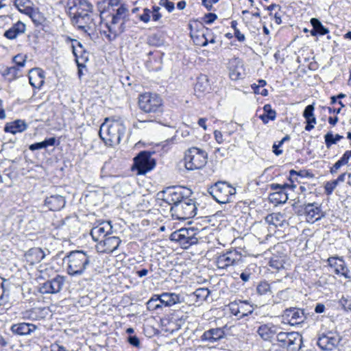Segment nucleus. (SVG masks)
Here are the masks:
<instances>
[{
  "label": "nucleus",
  "mask_w": 351,
  "mask_h": 351,
  "mask_svg": "<svg viewBox=\"0 0 351 351\" xmlns=\"http://www.w3.org/2000/svg\"><path fill=\"white\" fill-rule=\"evenodd\" d=\"M311 24L313 27L317 29V32H318L319 35L323 36L329 32V30L322 24L319 19L316 18H312L311 19Z\"/></svg>",
  "instance_id": "37998d69"
},
{
  "label": "nucleus",
  "mask_w": 351,
  "mask_h": 351,
  "mask_svg": "<svg viewBox=\"0 0 351 351\" xmlns=\"http://www.w3.org/2000/svg\"><path fill=\"white\" fill-rule=\"evenodd\" d=\"M29 15L36 25H41L45 21L44 18L40 16L39 13H36L34 10L32 11V14Z\"/></svg>",
  "instance_id": "6e6d98bb"
},
{
  "label": "nucleus",
  "mask_w": 351,
  "mask_h": 351,
  "mask_svg": "<svg viewBox=\"0 0 351 351\" xmlns=\"http://www.w3.org/2000/svg\"><path fill=\"white\" fill-rule=\"evenodd\" d=\"M265 85V80H259L258 84H253L252 85V88L253 89L254 93L260 94L263 96H267L268 95V90L266 88H264Z\"/></svg>",
  "instance_id": "ea45409f"
},
{
  "label": "nucleus",
  "mask_w": 351,
  "mask_h": 351,
  "mask_svg": "<svg viewBox=\"0 0 351 351\" xmlns=\"http://www.w3.org/2000/svg\"><path fill=\"white\" fill-rule=\"evenodd\" d=\"M159 4L165 7L169 12L174 10V3L169 0H160Z\"/></svg>",
  "instance_id": "13d9d810"
},
{
  "label": "nucleus",
  "mask_w": 351,
  "mask_h": 351,
  "mask_svg": "<svg viewBox=\"0 0 351 351\" xmlns=\"http://www.w3.org/2000/svg\"><path fill=\"white\" fill-rule=\"evenodd\" d=\"M295 186H296L293 184H271L270 188L274 192L271 193L269 195V202L275 205L285 204L289 198L287 191H293Z\"/></svg>",
  "instance_id": "9d476101"
},
{
  "label": "nucleus",
  "mask_w": 351,
  "mask_h": 351,
  "mask_svg": "<svg viewBox=\"0 0 351 351\" xmlns=\"http://www.w3.org/2000/svg\"><path fill=\"white\" fill-rule=\"evenodd\" d=\"M195 294L197 298H206L208 296L209 291L208 289H198L195 291Z\"/></svg>",
  "instance_id": "e2e57ef3"
},
{
  "label": "nucleus",
  "mask_w": 351,
  "mask_h": 351,
  "mask_svg": "<svg viewBox=\"0 0 351 351\" xmlns=\"http://www.w3.org/2000/svg\"><path fill=\"white\" fill-rule=\"evenodd\" d=\"M19 67L16 66H12L9 68H7L5 74L8 75H10L12 78L18 77L20 74L19 72Z\"/></svg>",
  "instance_id": "864d4df0"
},
{
  "label": "nucleus",
  "mask_w": 351,
  "mask_h": 351,
  "mask_svg": "<svg viewBox=\"0 0 351 351\" xmlns=\"http://www.w3.org/2000/svg\"><path fill=\"white\" fill-rule=\"evenodd\" d=\"M97 8L100 12V19L101 25L103 24V15L107 12V4L104 0H99L97 1Z\"/></svg>",
  "instance_id": "603ef678"
},
{
  "label": "nucleus",
  "mask_w": 351,
  "mask_h": 351,
  "mask_svg": "<svg viewBox=\"0 0 351 351\" xmlns=\"http://www.w3.org/2000/svg\"><path fill=\"white\" fill-rule=\"evenodd\" d=\"M264 114L270 119V120L274 121L276 119V111L271 108L270 104H265L263 106Z\"/></svg>",
  "instance_id": "8fccbe9b"
},
{
  "label": "nucleus",
  "mask_w": 351,
  "mask_h": 351,
  "mask_svg": "<svg viewBox=\"0 0 351 351\" xmlns=\"http://www.w3.org/2000/svg\"><path fill=\"white\" fill-rule=\"evenodd\" d=\"M241 256L236 252L230 251L226 254L219 255L216 260V265L219 269H225L230 266L239 265Z\"/></svg>",
  "instance_id": "4468645a"
},
{
  "label": "nucleus",
  "mask_w": 351,
  "mask_h": 351,
  "mask_svg": "<svg viewBox=\"0 0 351 351\" xmlns=\"http://www.w3.org/2000/svg\"><path fill=\"white\" fill-rule=\"evenodd\" d=\"M73 20L77 28L85 32L93 30L96 26L94 19L92 18L90 13L86 12V14L82 15L80 13H78L77 16H73Z\"/></svg>",
  "instance_id": "2eb2a0df"
},
{
  "label": "nucleus",
  "mask_w": 351,
  "mask_h": 351,
  "mask_svg": "<svg viewBox=\"0 0 351 351\" xmlns=\"http://www.w3.org/2000/svg\"><path fill=\"white\" fill-rule=\"evenodd\" d=\"M160 304L162 306L170 307L176 304L181 303L184 301V297L175 293H162L159 295Z\"/></svg>",
  "instance_id": "4be33fe9"
},
{
  "label": "nucleus",
  "mask_w": 351,
  "mask_h": 351,
  "mask_svg": "<svg viewBox=\"0 0 351 351\" xmlns=\"http://www.w3.org/2000/svg\"><path fill=\"white\" fill-rule=\"evenodd\" d=\"M314 106L313 104L308 105L304 112L303 117L306 119V125L305 126V130L306 131H311L315 127V124L316 123V118L314 115Z\"/></svg>",
  "instance_id": "c85d7f7f"
},
{
  "label": "nucleus",
  "mask_w": 351,
  "mask_h": 351,
  "mask_svg": "<svg viewBox=\"0 0 351 351\" xmlns=\"http://www.w3.org/2000/svg\"><path fill=\"white\" fill-rule=\"evenodd\" d=\"M156 166V160L152 158V153L147 151L141 152L134 158L133 169L138 175H145Z\"/></svg>",
  "instance_id": "6e6552de"
},
{
  "label": "nucleus",
  "mask_w": 351,
  "mask_h": 351,
  "mask_svg": "<svg viewBox=\"0 0 351 351\" xmlns=\"http://www.w3.org/2000/svg\"><path fill=\"white\" fill-rule=\"evenodd\" d=\"M125 131L126 127L121 117H108L101 124L99 134L106 144L112 146L120 143Z\"/></svg>",
  "instance_id": "f257e3e1"
},
{
  "label": "nucleus",
  "mask_w": 351,
  "mask_h": 351,
  "mask_svg": "<svg viewBox=\"0 0 351 351\" xmlns=\"http://www.w3.org/2000/svg\"><path fill=\"white\" fill-rule=\"evenodd\" d=\"M64 261L67 262L68 274L77 276L84 274L89 266L90 256L83 251H72L64 257Z\"/></svg>",
  "instance_id": "7ed1b4c3"
},
{
  "label": "nucleus",
  "mask_w": 351,
  "mask_h": 351,
  "mask_svg": "<svg viewBox=\"0 0 351 351\" xmlns=\"http://www.w3.org/2000/svg\"><path fill=\"white\" fill-rule=\"evenodd\" d=\"M180 191H177L174 189H169L165 192V197L163 200L169 205L176 206L181 203L185 199Z\"/></svg>",
  "instance_id": "a878e982"
},
{
  "label": "nucleus",
  "mask_w": 351,
  "mask_h": 351,
  "mask_svg": "<svg viewBox=\"0 0 351 351\" xmlns=\"http://www.w3.org/2000/svg\"><path fill=\"white\" fill-rule=\"evenodd\" d=\"M107 4V12H110V10L113 11L114 7L120 6V0H104Z\"/></svg>",
  "instance_id": "4d7b16f0"
},
{
  "label": "nucleus",
  "mask_w": 351,
  "mask_h": 351,
  "mask_svg": "<svg viewBox=\"0 0 351 351\" xmlns=\"http://www.w3.org/2000/svg\"><path fill=\"white\" fill-rule=\"evenodd\" d=\"M159 10H160L159 7L154 6L153 8V12H152V16L153 21H159L160 19V18L162 17L161 14L159 12Z\"/></svg>",
  "instance_id": "69168bd1"
},
{
  "label": "nucleus",
  "mask_w": 351,
  "mask_h": 351,
  "mask_svg": "<svg viewBox=\"0 0 351 351\" xmlns=\"http://www.w3.org/2000/svg\"><path fill=\"white\" fill-rule=\"evenodd\" d=\"M151 14L152 12L150 11V10L145 8L143 10V14L140 15L139 19L144 23H148L151 18Z\"/></svg>",
  "instance_id": "bf43d9fd"
},
{
  "label": "nucleus",
  "mask_w": 351,
  "mask_h": 351,
  "mask_svg": "<svg viewBox=\"0 0 351 351\" xmlns=\"http://www.w3.org/2000/svg\"><path fill=\"white\" fill-rule=\"evenodd\" d=\"M5 280L0 277V305L5 303L8 300V295L5 294V287L3 282Z\"/></svg>",
  "instance_id": "de8ad7c7"
},
{
  "label": "nucleus",
  "mask_w": 351,
  "mask_h": 351,
  "mask_svg": "<svg viewBox=\"0 0 351 351\" xmlns=\"http://www.w3.org/2000/svg\"><path fill=\"white\" fill-rule=\"evenodd\" d=\"M257 293L260 295L266 294L270 291V285L267 282H261L256 287Z\"/></svg>",
  "instance_id": "09e8293b"
},
{
  "label": "nucleus",
  "mask_w": 351,
  "mask_h": 351,
  "mask_svg": "<svg viewBox=\"0 0 351 351\" xmlns=\"http://www.w3.org/2000/svg\"><path fill=\"white\" fill-rule=\"evenodd\" d=\"M38 328L37 326L30 323L21 322L14 324L10 327L12 334L18 336L29 335Z\"/></svg>",
  "instance_id": "a211bd4d"
},
{
  "label": "nucleus",
  "mask_w": 351,
  "mask_h": 351,
  "mask_svg": "<svg viewBox=\"0 0 351 351\" xmlns=\"http://www.w3.org/2000/svg\"><path fill=\"white\" fill-rule=\"evenodd\" d=\"M67 40L71 42V47L73 53L75 57V60L78 66H80L82 64L80 63L79 60L84 62H86L88 60V54L84 49L82 45L75 39H71L69 37H67Z\"/></svg>",
  "instance_id": "f3484780"
},
{
  "label": "nucleus",
  "mask_w": 351,
  "mask_h": 351,
  "mask_svg": "<svg viewBox=\"0 0 351 351\" xmlns=\"http://www.w3.org/2000/svg\"><path fill=\"white\" fill-rule=\"evenodd\" d=\"M112 230V226L110 221L102 222L96 227H94L90 231V235L93 239L98 241L102 238H106V235L110 233Z\"/></svg>",
  "instance_id": "aec40b11"
},
{
  "label": "nucleus",
  "mask_w": 351,
  "mask_h": 351,
  "mask_svg": "<svg viewBox=\"0 0 351 351\" xmlns=\"http://www.w3.org/2000/svg\"><path fill=\"white\" fill-rule=\"evenodd\" d=\"M217 16L214 13H208L205 15V17H204V22L206 23V24H211L212 23H213L216 19H217Z\"/></svg>",
  "instance_id": "338daca9"
},
{
  "label": "nucleus",
  "mask_w": 351,
  "mask_h": 351,
  "mask_svg": "<svg viewBox=\"0 0 351 351\" xmlns=\"http://www.w3.org/2000/svg\"><path fill=\"white\" fill-rule=\"evenodd\" d=\"M243 242L244 243L243 250H245V252L248 254H253V248L258 243H261L259 239L253 234H245L244 237H243Z\"/></svg>",
  "instance_id": "2f4dec72"
},
{
  "label": "nucleus",
  "mask_w": 351,
  "mask_h": 351,
  "mask_svg": "<svg viewBox=\"0 0 351 351\" xmlns=\"http://www.w3.org/2000/svg\"><path fill=\"white\" fill-rule=\"evenodd\" d=\"M212 197L219 204H226L232 201L236 189L226 182H217L208 190Z\"/></svg>",
  "instance_id": "39448f33"
},
{
  "label": "nucleus",
  "mask_w": 351,
  "mask_h": 351,
  "mask_svg": "<svg viewBox=\"0 0 351 351\" xmlns=\"http://www.w3.org/2000/svg\"><path fill=\"white\" fill-rule=\"evenodd\" d=\"M121 242V239L117 237H106L100 242V245L103 243L104 246V249L101 252L104 253H111L118 248Z\"/></svg>",
  "instance_id": "bb28decb"
},
{
  "label": "nucleus",
  "mask_w": 351,
  "mask_h": 351,
  "mask_svg": "<svg viewBox=\"0 0 351 351\" xmlns=\"http://www.w3.org/2000/svg\"><path fill=\"white\" fill-rule=\"evenodd\" d=\"M240 60L237 58H232L228 63L229 75L232 80L236 81L239 79L240 71H239Z\"/></svg>",
  "instance_id": "e433bc0d"
},
{
  "label": "nucleus",
  "mask_w": 351,
  "mask_h": 351,
  "mask_svg": "<svg viewBox=\"0 0 351 351\" xmlns=\"http://www.w3.org/2000/svg\"><path fill=\"white\" fill-rule=\"evenodd\" d=\"M238 23L236 21H232L231 22V27L234 29V35L237 38L238 41H241V34L240 31L237 28Z\"/></svg>",
  "instance_id": "774afa93"
},
{
  "label": "nucleus",
  "mask_w": 351,
  "mask_h": 351,
  "mask_svg": "<svg viewBox=\"0 0 351 351\" xmlns=\"http://www.w3.org/2000/svg\"><path fill=\"white\" fill-rule=\"evenodd\" d=\"M339 304L342 306V308L346 311H351V298H346L342 296L339 300Z\"/></svg>",
  "instance_id": "3c124183"
},
{
  "label": "nucleus",
  "mask_w": 351,
  "mask_h": 351,
  "mask_svg": "<svg viewBox=\"0 0 351 351\" xmlns=\"http://www.w3.org/2000/svg\"><path fill=\"white\" fill-rule=\"evenodd\" d=\"M341 339L339 334L330 331L319 337L317 345L322 350L331 351L337 347Z\"/></svg>",
  "instance_id": "9b49d317"
},
{
  "label": "nucleus",
  "mask_w": 351,
  "mask_h": 351,
  "mask_svg": "<svg viewBox=\"0 0 351 351\" xmlns=\"http://www.w3.org/2000/svg\"><path fill=\"white\" fill-rule=\"evenodd\" d=\"M224 330L226 332V336L229 335V336L238 337V336H239V335L241 332L240 324H238L237 325H231V326H228V324H226L224 326Z\"/></svg>",
  "instance_id": "79ce46f5"
},
{
  "label": "nucleus",
  "mask_w": 351,
  "mask_h": 351,
  "mask_svg": "<svg viewBox=\"0 0 351 351\" xmlns=\"http://www.w3.org/2000/svg\"><path fill=\"white\" fill-rule=\"evenodd\" d=\"M207 152L196 147H191L185 152L184 165L188 170L202 169L207 163Z\"/></svg>",
  "instance_id": "20e7f679"
},
{
  "label": "nucleus",
  "mask_w": 351,
  "mask_h": 351,
  "mask_svg": "<svg viewBox=\"0 0 351 351\" xmlns=\"http://www.w3.org/2000/svg\"><path fill=\"white\" fill-rule=\"evenodd\" d=\"M46 253L39 247L31 248L25 254L26 260L31 265L40 263L44 259Z\"/></svg>",
  "instance_id": "393cba45"
},
{
  "label": "nucleus",
  "mask_w": 351,
  "mask_h": 351,
  "mask_svg": "<svg viewBox=\"0 0 351 351\" xmlns=\"http://www.w3.org/2000/svg\"><path fill=\"white\" fill-rule=\"evenodd\" d=\"M328 263L330 267H334L336 274H341L348 279L351 278L348 274L349 271L346 266L345 262L342 258L330 257L328 259Z\"/></svg>",
  "instance_id": "5701e85b"
},
{
  "label": "nucleus",
  "mask_w": 351,
  "mask_h": 351,
  "mask_svg": "<svg viewBox=\"0 0 351 351\" xmlns=\"http://www.w3.org/2000/svg\"><path fill=\"white\" fill-rule=\"evenodd\" d=\"M29 84L33 87H40L44 82V75L43 71L39 69H33L29 71Z\"/></svg>",
  "instance_id": "473e14b6"
},
{
  "label": "nucleus",
  "mask_w": 351,
  "mask_h": 351,
  "mask_svg": "<svg viewBox=\"0 0 351 351\" xmlns=\"http://www.w3.org/2000/svg\"><path fill=\"white\" fill-rule=\"evenodd\" d=\"M25 29V25L19 21L14 24L9 29L6 30L4 33V36L8 39H14L18 35L24 33Z\"/></svg>",
  "instance_id": "72a5a7b5"
},
{
  "label": "nucleus",
  "mask_w": 351,
  "mask_h": 351,
  "mask_svg": "<svg viewBox=\"0 0 351 351\" xmlns=\"http://www.w3.org/2000/svg\"><path fill=\"white\" fill-rule=\"evenodd\" d=\"M65 198L60 195H52L45 199V204L49 210L58 211L63 208L65 206Z\"/></svg>",
  "instance_id": "412c9836"
},
{
  "label": "nucleus",
  "mask_w": 351,
  "mask_h": 351,
  "mask_svg": "<svg viewBox=\"0 0 351 351\" xmlns=\"http://www.w3.org/2000/svg\"><path fill=\"white\" fill-rule=\"evenodd\" d=\"M128 341L129 342V343L132 346H133L134 347H136V348H139L140 347V340L136 336V335H134V336H129L128 337Z\"/></svg>",
  "instance_id": "680f3d73"
},
{
  "label": "nucleus",
  "mask_w": 351,
  "mask_h": 351,
  "mask_svg": "<svg viewBox=\"0 0 351 351\" xmlns=\"http://www.w3.org/2000/svg\"><path fill=\"white\" fill-rule=\"evenodd\" d=\"M246 320L250 322V326L251 328L250 331H252V334H254L253 332L257 328L256 332L264 340H270L274 335L277 333V328L274 325L264 324L257 327L255 326L257 322L255 321L254 318L252 320Z\"/></svg>",
  "instance_id": "ddd939ff"
},
{
  "label": "nucleus",
  "mask_w": 351,
  "mask_h": 351,
  "mask_svg": "<svg viewBox=\"0 0 351 351\" xmlns=\"http://www.w3.org/2000/svg\"><path fill=\"white\" fill-rule=\"evenodd\" d=\"M343 138V136L340 134H337L335 136H334L332 132H328L324 136L326 145L328 148H329L332 145L336 144Z\"/></svg>",
  "instance_id": "a19ab883"
},
{
  "label": "nucleus",
  "mask_w": 351,
  "mask_h": 351,
  "mask_svg": "<svg viewBox=\"0 0 351 351\" xmlns=\"http://www.w3.org/2000/svg\"><path fill=\"white\" fill-rule=\"evenodd\" d=\"M302 337L298 332H290L289 341L286 348L290 351H298L301 348Z\"/></svg>",
  "instance_id": "c9c22d12"
},
{
  "label": "nucleus",
  "mask_w": 351,
  "mask_h": 351,
  "mask_svg": "<svg viewBox=\"0 0 351 351\" xmlns=\"http://www.w3.org/2000/svg\"><path fill=\"white\" fill-rule=\"evenodd\" d=\"M27 128V125L24 120L17 119L13 122L8 123L4 128V130L6 132L15 134L25 131Z\"/></svg>",
  "instance_id": "c756f323"
},
{
  "label": "nucleus",
  "mask_w": 351,
  "mask_h": 351,
  "mask_svg": "<svg viewBox=\"0 0 351 351\" xmlns=\"http://www.w3.org/2000/svg\"><path fill=\"white\" fill-rule=\"evenodd\" d=\"M170 210L173 217L180 220H186L195 216L197 207L193 199L186 197L181 203L171 206Z\"/></svg>",
  "instance_id": "0eeeda50"
},
{
  "label": "nucleus",
  "mask_w": 351,
  "mask_h": 351,
  "mask_svg": "<svg viewBox=\"0 0 351 351\" xmlns=\"http://www.w3.org/2000/svg\"><path fill=\"white\" fill-rule=\"evenodd\" d=\"M226 336V332L224 330V327L221 328H211L206 331H205L202 336V339L203 341H207L210 343L216 342Z\"/></svg>",
  "instance_id": "b1692460"
},
{
  "label": "nucleus",
  "mask_w": 351,
  "mask_h": 351,
  "mask_svg": "<svg viewBox=\"0 0 351 351\" xmlns=\"http://www.w3.org/2000/svg\"><path fill=\"white\" fill-rule=\"evenodd\" d=\"M287 258L286 256L282 255L280 256H274L271 258L269 261V266L276 269V271L280 270L285 267V264L286 263Z\"/></svg>",
  "instance_id": "58836bf2"
},
{
  "label": "nucleus",
  "mask_w": 351,
  "mask_h": 351,
  "mask_svg": "<svg viewBox=\"0 0 351 351\" xmlns=\"http://www.w3.org/2000/svg\"><path fill=\"white\" fill-rule=\"evenodd\" d=\"M69 4L73 6L71 10H75L74 16H77L78 13L80 14L92 13L93 5L88 0H70Z\"/></svg>",
  "instance_id": "6ab92c4d"
},
{
  "label": "nucleus",
  "mask_w": 351,
  "mask_h": 351,
  "mask_svg": "<svg viewBox=\"0 0 351 351\" xmlns=\"http://www.w3.org/2000/svg\"><path fill=\"white\" fill-rule=\"evenodd\" d=\"M32 2L30 0H14V5L17 10L25 14H32L33 11Z\"/></svg>",
  "instance_id": "4c0bfd02"
},
{
  "label": "nucleus",
  "mask_w": 351,
  "mask_h": 351,
  "mask_svg": "<svg viewBox=\"0 0 351 351\" xmlns=\"http://www.w3.org/2000/svg\"><path fill=\"white\" fill-rule=\"evenodd\" d=\"M265 220L267 223H272L275 226H277V222L279 221L278 215L275 213L267 216Z\"/></svg>",
  "instance_id": "052dcab7"
},
{
  "label": "nucleus",
  "mask_w": 351,
  "mask_h": 351,
  "mask_svg": "<svg viewBox=\"0 0 351 351\" xmlns=\"http://www.w3.org/2000/svg\"><path fill=\"white\" fill-rule=\"evenodd\" d=\"M241 302V300H239V301L234 300L233 302H231L228 304L229 310L232 315H237L240 313V303Z\"/></svg>",
  "instance_id": "49530a36"
},
{
  "label": "nucleus",
  "mask_w": 351,
  "mask_h": 351,
  "mask_svg": "<svg viewBox=\"0 0 351 351\" xmlns=\"http://www.w3.org/2000/svg\"><path fill=\"white\" fill-rule=\"evenodd\" d=\"M276 339L279 342L280 346L286 348L289 341L290 332H277Z\"/></svg>",
  "instance_id": "a18cd8bd"
},
{
  "label": "nucleus",
  "mask_w": 351,
  "mask_h": 351,
  "mask_svg": "<svg viewBox=\"0 0 351 351\" xmlns=\"http://www.w3.org/2000/svg\"><path fill=\"white\" fill-rule=\"evenodd\" d=\"M44 148H46V144H45L44 141L42 142L32 144L29 147V149L31 151H35L37 149H44Z\"/></svg>",
  "instance_id": "0e129e2a"
},
{
  "label": "nucleus",
  "mask_w": 351,
  "mask_h": 351,
  "mask_svg": "<svg viewBox=\"0 0 351 351\" xmlns=\"http://www.w3.org/2000/svg\"><path fill=\"white\" fill-rule=\"evenodd\" d=\"M25 58V56L21 54H18L13 58V62L16 64L15 66L21 68L25 66V63L26 61Z\"/></svg>",
  "instance_id": "5fc2aeb1"
},
{
  "label": "nucleus",
  "mask_w": 351,
  "mask_h": 351,
  "mask_svg": "<svg viewBox=\"0 0 351 351\" xmlns=\"http://www.w3.org/2000/svg\"><path fill=\"white\" fill-rule=\"evenodd\" d=\"M45 309L41 308H33L23 312V318L28 320H39L45 317Z\"/></svg>",
  "instance_id": "f704fd0d"
},
{
  "label": "nucleus",
  "mask_w": 351,
  "mask_h": 351,
  "mask_svg": "<svg viewBox=\"0 0 351 351\" xmlns=\"http://www.w3.org/2000/svg\"><path fill=\"white\" fill-rule=\"evenodd\" d=\"M285 315L289 318V322L291 325L298 324L303 322L304 319V313L302 310L299 308L287 309Z\"/></svg>",
  "instance_id": "cd10ccee"
},
{
  "label": "nucleus",
  "mask_w": 351,
  "mask_h": 351,
  "mask_svg": "<svg viewBox=\"0 0 351 351\" xmlns=\"http://www.w3.org/2000/svg\"><path fill=\"white\" fill-rule=\"evenodd\" d=\"M147 309L149 311H155L162 307L161 304H160V297L159 295H154L147 302Z\"/></svg>",
  "instance_id": "c03bdc74"
},
{
  "label": "nucleus",
  "mask_w": 351,
  "mask_h": 351,
  "mask_svg": "<svg viewBox=\"0 0 351 351\" xmlns=\"http://www.w3.org/2000/svg\"><path fill=\"white\" fill-rule=\"evenodd\" d=\"M64 283V278L62 276L57 275L51 280H47L40 287V292L43 294L57 293L60 292Z\"/></svg>",
  "instance_id": "f8f14e48"
},
{
  "label": "nucleus",
  "mask_w": 351,
  "mask_h": 351,
  "mask_svg": "<svg viewBox=\"0 0 351 351\" xmlns=\"http://www.w3.org/2000/svg\"><path fill=\"white\" fill-rule=\"evenodd\" d=\"M170 239L180 243L182 248L187 249L197 243L196 232L193 228H181L173 232Z\"/></svg>",
  "instance_id": "1a4fd4ad"
},
{
  "label": "nucleus",
  "mask_w": 351,
  "mask_h": 351,
  "mask_svg": "<svg viewBox=\"0 0 351 351\" xmlns=\"http://www.w3.org/2000/svg\"><path fill=\"white\" fill-rule=\"evenodd\" d=\"M138 106L146 113H161L162 99L158 94L145 93L139 95Z\"/></svg>",
  "instance_id": "423d86ee"
},
{
  "label": "nucleus",
  "mask_w": 351,
  "mask_h": 351,
  "mask_svg": "<svg viewBox=\"0 0 351 351\" xmlns=\"http://www.w3.org/2000/svg\"><path fill=\"white\" fill-rule=\"evenodd\" d=\"M128 16V10L123 4L120 5L117 10H113L112 12H110V21L104 23L109 33L106 36L110 40L115 39L125 31V23Z\"/></svg>",
  "instance_id": "f03ea898"
},
{
  "label": "nucleus",
  "mask_w": 351,
  "mask_h": 351,
  "mask_svg": "<svg viewBox=\"0 0 351 351\" xmlns=\"http://www.w3.org/2000/svg\"><path fill=\"white\" fill-rule=\"evenodd\" d=\"M210 84L206 75H201L197 77L195 84L194 90L197 97H201L202 94L208 92Z\"/></svg>",
  "instance_id": "7c9ffc66"
},
{
  "label": "nucleus",
  "mask_w": 351,
  "mask_h": 351,
  "mask_svg": "<svg viewBox=\"0 0 351 351\" xmlns=\"http://www.w3.org/2000/svg\"><path fill=\"white\" fill-rule=\"evenodd\" d=\"M304 213L306 215V219L312 223L321 219L324 217V213L321 210L317 203L307 204L304 205Z\"/></svg>",
  "instance_id": "dca6fc26"
}]
</instances>
